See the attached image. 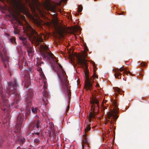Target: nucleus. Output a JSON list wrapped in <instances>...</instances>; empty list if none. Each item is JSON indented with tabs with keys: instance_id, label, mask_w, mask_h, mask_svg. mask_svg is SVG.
<instances>
[{
	"instance_id": "f257e3e1",
	"label": "nucleus",
	"mask_w": 149,
	"mask_h": 149,
	"mask_svg": "<svg viewBox=\"0 0 149 149\" xmlns=\"http://www.w3.org/2000/svg\"><path fill=\"white\" fill-rule=\"evenodd\" d=\"M25 24L23 26V30L24 34V36L19 37L23 43L25 45L27 44V38H28L31 41H34L36 43L42 42L43 39L40 35L38 33L30 26L26 21H24Z\"/></svg>"
},
{
	"instance_id": "f03ea898",
	"label": "nucleus",
	"mask_w": 149,
	"mask_h": 149,
	"mask_svg": "<svg viewBox=\"0 0 149 149\" xmlns=\"http://www.w3.org/2000/svg\"><path fill=\"white\" fill-rule=\"evenodd\" d=\"M87 55L86 52H84L81 54L77 55L78 63L84 69L85 68L86 70V75L85 79V88L88 90H90L92 87V84L91 83V81L89 79L88 75V66L87 65V60L85 58Z\"/></svg>"
},
{
	"instance_id": "7ed1b4c3",
	"label": "nucleus",
	"mask_w": 149,
	"mask_h": 149,
	"mask_svg": "<svg viewBox=\"0 0 149 149\" xmlns=\"http://www.w3.org/2000/svg\"><path fill=\"white\" fill-rule=\"evenodd\" d=\"M13 7L10 8L9 12L13 16L15 14L19 16L20 13L24 14L27 13L26 8L21 0H12Z\"/></svg>"
},
{
	"instance_id": "20e7f679",
	"label": "nucleus",
	"mask_w": 149,
	"mask_h": 149,
	"mask_svg": "<svg viewBox=\"0 0 149 149\" xmlns=\"http://www.w3.org/2000/svg\"><path fill=\"white\" fill-rule=\"evenodd\" d=\"M58 75L60 78L61 81L62 82L63 88L65 90H66L68 93H69L70 89L69 86L68 82L67 81L64 77V73L62 72V75H60L59 74Z\"/></svg>"
},
{
	"instance_id": "39448f33",
	"label": "nucleus",
	"mask_w": 149,
	"mask_h": 149,
	"mask_svg": "<svg viewBox=\"0 0 149 149\" xmlns=\"http://www.w3.org/2000/svg\"><path fill=\"white\" fill-rule=\"evenodd\" d=\"M123 71V74H131V72L129 71H127L126 70L125 68L124 67H122L121 68H119L118 70L117 69H115L114 70V72L115 73V77L116 78H118L119 79V76L121 75V73L120 72Z\"/></svg>"
},
{
	"instance_id": "423d86ee",
	"label": "nucleus",
	"mask_w": 149,
	"mask_h": 149,
	"mask_svg": "<svg viewBox=\"0 0 149 149\" xmlns=\"http://www.w3.org/2000/svg\"><path fill=\"white\" fill-rule=\"evenodd\" d=\"M113 104V110L109 113L108 116L109 118L112 117L115 119H116L118 117L116 114L118 113V109L117 108V105L115 102H114Z\"/></svg>"
},
{
	"instance_id": "0eeeda50",
	"label": "nucleus",
	"mask_w": 149,
	"mask_h": 149,
	"mask_svg": "<svg viewBox=\"0 0 149 149\" xmlns=\"http://www.w3.org/2000/svg\"><path fill=\"white\" fill-rule=\"evenodd\" d=\"M55 33L59 35L60 36H63V33L64 32V30L62 26L60 24H56L55 26Z\"/></svg>"
},
{
	"instance_id": "6e6552de",
	"label": "nucleus",
	"mask_w": 149,
	"mask_h": 149,
	"mask_svg": "<svg viewBox=\"0 0 149 149\" xmlns=\"http://www.w3.org/2000/svg\"><path fill=\"white\" fill-rule=\"evenodd\" d=\"M98 101L96 99L93 98L92 99L91 104L92 111L95 112L98 111Z\"/></svg>"
},
{
	"instance_id": "1a4fd4ad",
	"label": "nucleus",
	"mask_w": 149,
	"mask_h": 149,
	"mask_svg": "<svg viewBox=\"0 0 149 149\" xmlns=\"http://www.w3.org/2000/svg\"><path fill=\"white\" fill-rule=\"evenodd\" d=\"M32 3L30 2V1H29V0H26L27 3H29V5L30 6V7L31 8L33 12H35V7L37 6L38 4H39V2L37 0H31Z\"/></svg>"
},
{
	"instance_id": "9d476101",
	"label": "nucleus",
	"mask_w": 149,
	"mask_h": 149,
	"mask_svg": "<svg viewBox=\"0 0 149 149\" xmlns=\"http://www.w3.org/2000/svg\"><path fill=\"white\" fill-rule=\"evenodd\" d=\"M33 20L35 23L39 26H41L42 21L39 19H36L33 18Z\"/></svg>"
},
{
	"instance_id": "9b49d317",
	"label": "nucleus",
	"mask_w": 149,
	"mask_h": 149,
	"mask_svg": "<svg viewBox=\"0 0 149 149\" xmlns=\"http://www.w3.org/2000/svg\"><path fill=\"white\" fill-rule=\"evenodd\" d=\"M95 117L94 114L92 112L89 113V115L88 116V120L91 122V120L94 118Z\"/></svg>"
},
{
	"instance_id": "f8f14e48",
	"label": "nucleus",
	"mask_w": 149,
	"mask_h": 149,
	"mask_svg": "<svg viewBox=\"0 0 149 149\" xmlns=\"http://www.w3.org/2000/svg\"><path fill=\"white\" fill-rule=\"evenodd\" d=\"M85 135H84V139L82 141L81 143L82 148H83V147H84V144L87 143L88 142V141L87 140L86 137Z\"/></svg>"
},
{
	"instance_id": "ddd939ff",
	"label": "nucleus",
	"mask_w": 149,
	"mask_h": 149,
	"mask_svg": "<svg viewBox=\"0 0 149 149\" xmlns=\"http://www.w3.org/2000/svg\"><path fill=\"white\" fill-rule=\"evenodd\" d=\"M47 9L49 10H51L54 13H55V10L54 7L51 5H49L48 6Z\"/></svg>"
},
{
	"instance_id": "4468645a",
	"label": "nucleus",
	"mask_w": 149,
	"mask_h": 149,
	"mask_svg": "<svg viewBox=\"0 0 149 149\" xmlns=\"http://www.w3.org/2000/svg\"><path fill=\"white\" fill-rule=\"evenodd\" d=\"M27 52L29 54H31L33 53V48L31 45H30L29 47L28 48Z\"/></svg>"
},
{
	"instance_id": "2eb2a0df",
	"label": "nucleus",
	"mask_w": 149,
	"mask_h": 149,
	"mask_svg": "<svg viewBox=\"0 0 149 149\" xmlns=\"http://www.w3.org/2000/svg\"><path fill=\"white\" fill-rule=\"evenodd\" d=\"M80 30L81 29L80 27L78 26H75L72 28V30L74 32L80 31Z\"/></svg>"
},
{
	"instance_id": "dca6fc26",
	"label": "nucleus",
	"mask_w": 149,
	"mask_h": 149,
	"mask_svg": "<svg viewBox=\"0 0 149 149\" xmlns=\"http://www.w3.org/2000/svg\"><path fill=\"white\" fill-rule=\"evenodd\" d=\"M14 27L15 29L14 31V33L15 34H18L19 33V27H18L17 29H15V26H14Z\"/></svg>"
},
{
	"instance_id": "f3484780",
	"label": "nucleus",
	"mask_w": 149,
	"mask_h": 149,
	"mask_svg": "<svg viewBox=\"0 0 149 149\" xmlns=\"http://www.w3.org/2000/svg\"><path fill=\"white\" fill-rule=\"evenodd\" d=\"M41 48L43 50L45 51H47L48 50V47L46 46L41 45Z\"/></svg>"
},
{
	"instance_id": "a211bd4d",
	"label": "nucleus",
	"mask_w": 149,
	"mask_h": 149,
	"mask_svg": "<svg viewBox=\"0 0 149 149\" xmlns=\"http://www.w3.org/2000/svg\"><path fill=\"white\" fill-rule=\"evenodd\" d=\"M113 89L115 91L118 92L119 93H120L121 92V89L119 88L115 87L113 88Z\"/></svg>"
},
{
	"instance_id": "6ab92c4d",
	"label": "nucleus",
	"mask_w": 149,
	"mask_h": 149,
	"mask_svg": "<svg viewBox=\"0 0 149 149\" xmlns=\"http://www.w3.org/2000/svg\"><path fill=\"white\" fill-rule=\"evenodd\" d=\"M91 129V127L89 125H87L86 128L85 129V132H87L88 131Z\"/></svg>"
},
{
	"instance_id": "aec40b11",
	"label": "nucleus",
	"mask_w": 149,
	"mask_h": 149,
	"mask_svg": "<svg viewBox=\"0 0 149 149\" xmlns=\"http://www.w3.org/2000/svg\"><path fill=\"white\" fill-rule=\"evenodd\" d=\"M37 108H34V107H32L31 108V110L32 112L33 113H36L37 112Z\"/></svg>"
},
{
	"instance_id": "412c9836",
	"label": "nucleus",
	"mask_w": 149,
	"mask_h": 149,
	"mask_svg": "<svg viewBox=\"0 0 149 149\" xmlns=\"http://www.w3.org/2000/svg\"><path fill=\"white\" fill-rule=\"evenodd\" d=\"M82 7L81 6H78V12H81L82 10Z\"/></svg>"
},
{
	"instance_id": "4be33fe9",
	"label": "nucleus",
	"mask_w": 149,
	"mask_h": 149,
	"mask_svg": "<svg viewBox=\"0 0 149 149\" xmlns=\"http://www.w3.org/2000/svg\"><path fill=\"white\" fill-rule=\"evenodd\" d=\"M40 141V140L39 139H36L34 140V142L36 143H38Z\"/></svg>"
},
{
	"instance_id": "5701e85b",
	"label": "nucleus",
	"mask_w": 149,
	"mask_h": 149,
	"mask_svg": "<svg viewBox=\"0 0 149 149\" xmlns=\"http://www.w3.org/2000/svg\"><path fill=\"white\" fill-rule=\"evenodd\" d=\"M10 84H9V86H10V91L12 90H13L14 89V88L13 87V86H12L11 85V86H10Z\"/></svg>"
},
{
	"instance_id": "b1692460",
	"label": "nucleus",
	"mask_w": 149,
	"mask_h": 149,
	"mask_svg": "<svg viewBox=\"0 0 149 149\" xmlns=\"http://www.w3.org/2000/svg\"><path fill=\"white\" fill-rule=\"evenodd\" d=\"M48 56H49L50 58H52L53 55L51 53H48Z\"/></svg>"
},
{
	"instance_id": "393cba45",
	"label": "nucleus",
	"mask_w": 149,
	"mask_h": 149,
	"mask_svg": "<svg viewBox=\"0 0 149 149\" xmlns=\"http://www.w3.org/2000/svg\"><path fill=\"white\" fill-rule=\"evenodd\" d=\"M39 122L38 121L36 125L34 127H36L37 128H39L40 127V126L39 125Z\"/></svg>"
},
{
	"instance_id": "a878e982",
	"label": "nucleus",
	"mask_w": 149,
	"mask_h": 149,
	"mask_svg": "<svg viewBox=\"0 0 149 149\" xmlns=\"http://www.w3.org/2000/svg\"><path fill=\"white\" fill-rule=\"evenodd\" d=\"M40 76L43 79H44L45 77V76L44 75V74L40 72Z\"/></svg>"
},
{
	"instance_id": "bb28decb",
	"label": "nucleus",
	"mask_w": 149,
	"mask_h": 149,
	"mask_svg": "<svg viewBox=\"0 0 149 149\" xmlns=\"http://www.w3.org/2000/svg\"><path fill=\"white\" fill-rule=\"evenodd\" d=\"M96 77V75L95 74H94L93 76L91 78V79L93 78V77Z\"/></svg>"
},
{
	"instance_id": "cd10ccee",
	"label": "nucleus",
	"mask_w": 149,
	"mask_h": 149,
	"mask_svg": "<svg viewBox=\"0 0 149 149\" xmlns=\"http://www.w3.org/2000/svg\"><path fill=\"white\" fill-rule=\"evenodd\" d=\"M17 22L19 23V24H21L22 23L21 22L19 21V20H17Z\"/></svg>"
},
{
	"instance_id": "c85d7f7f",
	"label": "nucleus",
	"mask_w": 149,
	"mask_h": 149,
	"mask_svg": "<svg viewBox=\"0 0 149 149\" xmlns=\"http://www.w3.org/2000/svg\"><path fill=\"white\" fill-rule=\"evenodd\" d=\"M99 86V84H97L96 85V86Z\"/></svg>"
},
{
	"instance_id": "c756f323",
	"label": "nucleus",
	"mask_w": 149,
	"mask_h": 149,
	"mask_svg": "<svg viewBox=\"0 0 149 149\" xmlns=\"http://www.w3.org/2000/svg\"><path fill=\"white\" fill-rule=\"evenodd\" d=\"M13 40H14V42H15V43H16V42L15 41V39H14H14H13Z\"/></svg>"
},
{
	"instance_id": "7c9ffc66",
	"label": "nucleus",
	"mask_w": 149,
	"mask_h": 149,
	"mask_svg": "<svg viewBox=\"0 0 149 149\" xmlns=\"http://www.w3.org/2000/svg\"><path fill=\"white\" fill-rule=\"evenodd\" d=\"M61 3H59L58 4V5H61Z\"/></svg>"
},
{
	"instance_id": "2f4dec72",
	"label": "nucleus",
	"mask_w": 149,
	"mask_h": 149,
	"mask_svg": "<svg viewBox=\"0 0 149 149\" xmlns=\"http://www.w3.org/2000/svg\"><path fill=\"white\" fill-rule=\"evenodd\" d=\"M66 0H62L63 1H65Z\"/></svg>"
},
{
	"instance_id": "473e14b6",
	"label": "nucleus",
	"mask_w": 149,
	"mask_h": 149,
	"mask_svg": "<svg viewBox=\"0 0 149 149\" xmlns=\"http://www.w3.org/2000/svg\"><path fill=\"white\" fill-rule=\"evenodd\" d=\"M2 110H3L4 111H5V109H2Z\"/></svg>"
},
{
	"instance_id": "72a5a7b5",
	"label": "nucleus",
	"mask_w": 149,
	"mask_h": 149,
	"mask_svg": "<svg viewBox=\"0 0 149 149\" xmlns=\"http://www.w3.org/2000/svg\"><path fill=\"white\" fill-rule=\"evenodd\" d=\"M56 34L55 35H56V36H56V34H56Z\"/></svg>"
},
{
	"instance_id": "f704fd0d",
	"label": "nucleus",
	"mask_w": 149,
	"mask_h": 149,
	"mask_svg": "<svg viewBox=\"0 0 149 149\" xmlns=\"http://www.w3.org/2000/svg\"><path fill=\"white\" fill-rule=\"evenodd\" d=\"M38 15H37L36 16V17H37Z\"/></svg>"
},
{
	"instance_id": "c9c22d12",
	"label": "nucleus",
	"mask_w": 149,
	"mask_h": 149,
	"mask_svg": "<svg viewBox=\"0 0 149 149\" xmlns=\"http://www.w3.org/2000/svg\"><path fill=\"white\" fill-rule=\"evenodd\" d=\"M107 102V101H105V102Z\"/></svg>"
}]
</instances>
